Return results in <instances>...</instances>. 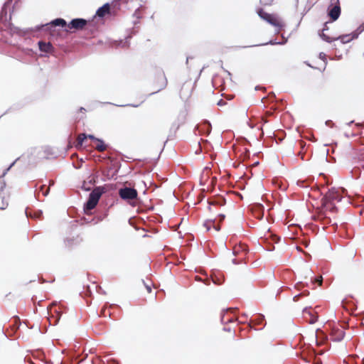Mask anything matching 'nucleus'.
<instances>
[{
    "label": "nucleus",
    "instance_id": "nucleus-8",
    "mask_svg": "<svg viewBox=\"0 0 364 364\" xmlns=\"http://www.w3.org/2000/svg\"><path fill=\"white\" fill-rule=\"evenodd\" d=\"M11 188L6 185L0 188V210H5L9 203Z\"/></svg>",
    "mask_w": 364,
    "mask_h": 364
},
{
    "label": "nucleus",
    "instance_id": "nucleus-29",
    "mask_svg": "<svg viewBox=\"0 0 364 364\" xmlns=\"http://www.w3.org/2000/svg\"><path fill=\"white\" fill-rule=\"evenodd\" d=\"M48 191H49V188H47L46 192L43 193V196H47V194L48 193Z\"/></svg>",
    "mask_w": 364,
    "mask_h": 364
},
{
    "label": "nucleus",
    "instance_id": "nucleus-23",
    "mask_svg": "<svg viewBox=\"0 0 364 364\" xmlns=\"http://www.w3.org/2000/svg\"><path fill=\"white\" fill-rule=\"evenodd\" d=\"M327 24H328V23H326L324 24V26H323V29H322V31H321V33H320V35H321V34H322L323 33H325V31H327V30H328V25H327Z\"/></svg>",
    "mask_w": 364,
    "mask_h": 364
},
{
    "label": "nucleus",
    "instance_id": "nucleus-33",
    "mask_svg": "<svg viewBox=\"0 0 364 364\" xmlns=\"http://www.w3.org/2000/svg\"><path fill=\"white\" fill-rule=\"evenodd\" d=\"M44 188H45V186H41V191H43Z\"/></svg>",
    "mask_w": 364,
    "mask_h": 364
},
{
    "label": "nucleus",
    "instance_id": "nucleus-21",
    "mask_svg": "<svg viewBox=\"0 0 364 364\" xmlns=\"http://www.w3.org/2000/svg\"><path fill=\"white\" fill-rule=\"evenodd\" d=\"M309 294V292L308 291H304L303 292H301V294H299L296 296H294L293 298V300L295 301V302H297L299 301V299L302 297H306Z\"/></svg>",
    "mask_w": 364,
    "mask_h": 364
},
{
    "label": "nucleus",
    "instance_id": "nucleus-26",
    "mask_svg": "<svg viewBox=\"0 0 364 364\" xmlns=\"http://www.w3.org/2000/svg\"><path fill=\"white\" fill-rule=\"evenodd\" d=\"M219 217H220V223H221L222 221H223L225 218V215H223V214H220L219 215Z\"/></svg>",
    "mask_w": 364,
    "mask_h": 364
},
{
    "label": "nucleus",
    "instance_id": "nucleus-12",
    "mask_svg": "<svg viewBox=\"0 0 364 364\" xmlns=\"http://www.w3.org/2000/svg\"><path fill=\"white\" fill-rule=\"evenodd\" d=\"M295 146L296 149H299L297 152V156H299L301 160H305V155L308 149L306 142L302 139L298 140L295 144Z\"/></svg>",
    "mask_w": 364,
    "mask_h": 364
},
{
    "label": "nucleus",
    "instance_id": "nucleus-11",
    "mask_svg": "<svg viewBox=\"0 0 364 364\" xmlns=\"http://www.w3.org/2000/svg\"><path fill=\"white\" fill-rule=\"evenodd\" d=\"M87 24V21L83 18L73 19L68 25L67 27L69 30L79 31L82 30Z\"/></svg>",
    "mask_w": 364,
    "mask_h": 364
},
{
    "label": "nucleus",
    "instance_id": "nucleus-28",
    "mask_svg": "<svg viewBox=\"0 0 364 364\" xmlns=\"http://www.w3.org/2000/svg\"><path fill=\"white\" fill-rule=\"evenodd\" d=\"M88 137H89L90 139H92V140H94V141H96V139H97V138H95L94 136H92V135H89V136H88Z\"/></svg>",
    "mask_w": 364,
    "mask_h": 364
},
{
    "label": "nucleus",
    "instance_id": "nucleus-32",
    "mask_svg": "<svg viewBox=\"0 0 364 364\" xmlns=\"http://www.w3.org/2000/svg\"><path fill=\"white\" fill-rule=\"evenodd\" d=\"M320 57H321V58H324V57H325V54H324V53H320Z\"/></svg>",
    "mask_w": 364,
    "mask_h": 364
},
{
    "label": "nucleus",
    "instance_id": "nucleus-6",
    "mask_svg": "<svg viewBox=\"0 0 364 364\" xmlns=\"http://www.w3.org/2000/svg\"><path fill=\"white\" fill-rule=\"evenodd\" d=\"M257 14L261 18H262L272 26L277 27L278 28H281L283 26L281 19L277 14H268L262 9L258 10Z\"/></svg>",
    "mask_w": 364,
    "mask_h": 364
},
{
    "label": "nucleus",
    "instance_id": "nucleus-22",
    "mask_svg": "<svg viewBox=\"0 0 364 364\" xmlns=\"http://www.w3.org/2000/svg\"><path fill=\"white\" fill-rule=\"evenodd\" d=\"M314 282H316L318 284V285H321L323 282V278L321 276H319L318 277L316 278L314 281Z\"/></svg>",
    "mask_w": 364,
    "mask_h": 364
},
{
    "label": "nucleus",
    "instance_id": "nucleus-35",
    "mask_svg": "<svg viewBox=\"0 0 364 364\" xmlns=\"http://www.w3.org/2000/svg\"><path fill=\"white\" fill-rule=\"evenodd\" d=\"M26 214L27 216H28V213L27 211H26Z\"/></svg>",
    "mask_w": 364,
    "mask_h": 364
},
{
    "label": "nucleus",
    "instance_id": "nucleus-1",
    "mask_svg": "<svg viewBox=\"0 0 364 364\" xmlns=\"http://www.w3.org/2000/svg\"><path fill=\"white\" fill-rule=\"evenodd\" d=\"M334 200H340L339 195L334 191H328L323 198V209L318 215V218L321 220L323 224L331 223L329 213H334L336 211V207L333 203Z\"/></svg>",
    "mask_w": 364,
    "mask_h": 364
},
{
    "label": "nucleus",
    "instance_id": "nucleus-20",
    "mask_svg": "<svg viewBox=\"0 0 364 364\" xmlns=\"http://www.w3.org/2000/svg\"><path fill=\"white\" fill-rule=\"evenodd\" d=\"M87 137V136L85 134H80L78 136H77V144H76V146L78 147V146H82V144H83V141H85V139Z\"/></svg>",
    "mask_w": 364,
    "mask_h": 364
},
{
    "label": "nucleus",
    "instance_id": "nucleus-7",
    "mask_svg": "<svg viewBox=\"0 0 364 364\" xmlns=\"http://www.w3.org/2000/svg\"><path fill=\"white\" fill-rule=\"evenodd\" d=\"M119 196L131 205H135V203H132V201L137 199L138 192L135 188L124 187L119 190Z\"/></svg>",
    "mask_w": 364,
    "mask_h": 364
},
{
    "label": "nucleus",
    "instance_id": "nucleus-5",
    "mask_svg": "<svg viewBox=\"0 0 364 364\" xmlns=\"http://www.w3.org/2000/svg\"><path fill=\"white\" fill-rule=\"evenodd\" d=\"M168 81L166 77L162 70H158L154 74L152 86L155 92L164 90L167 85Z\"/></svg>",
    "mask_w": 364,
    "mask_h": 364
},
{
    "label": "nucleus",
    "instance_id": "nucleus-3",
    "mask_svg": "<svg viewBox=\"0 0 364 364\" xmlns=\"http://www.w3.org/2000/svg\"><path fill=\"white\" fill-rule=\"evenodd\" d=\"M364 30V26L363 25H360L358 28V33H350V34H346V35H341V36H329V35H327L326 33H322L321 34V38L328 42V43H331L333 41H337V40H340L341 41L342 43H349L350 41H351L352 40H353L354 38H356L358 36V34L360 33H361L362 31H363Z\"/></svg>",
    "mask_w": 364,
    "mask_h": 364
},
{
    "label": "nucleus",
    "instance_id": "nucleus-27",
    "mask_svg": "<svg viewBox=\"0 0 364 364\" xmlns=\"http://www.w3.org/2000/svg\"><path fill=\"white\" fill-rule=\"evenodd\" d=\"M145 288H146V289L148 293H151V287L150 286L146 285Z\"/></svg>",
    "mask_w": 364,
    "mask_h": 364
},
{
    "label": "nucleus",
    "instance_id": "nucleus-15",
    "mask_svg": "<svg viewBox=\"0 0 364 364\" xmlns=\"http://www.w3.org/2000/svg\"><path fill=\"white\" fill-rule=\"evenodd\" d=\"M82 241V237L77 235L76 238H68L65 241L66 245L69 247H72L74 245H78Z\"/></svg>",
    "mask_w": 364,
    "mask_h": 364
},
{
    "label": "nucleus",
    "instance_id": "nucleus-17",
    "mask_svg": "<svg viewBox=\"0 0 364 364\" xmlns=\"http://www.w3.org/2000/svg\"><path fill=\"white\" fill-rule=\"evenodd\" d=\"M107 145L105 144V142L100 139H96V145L95 146V149L98 151H104L107 149Z\"/></svg>",
    "mask_w": 364,
    "mask_h": 364
},
{
    "label": "nucleus",
    "instance_id": "nucleus-31",
    "mask_svg": "<svg viewBox=\"0 0 364 364\" xmlns=\"http://www.w3.org/2000/svg\"><path fill=\"white\" fill-rule=\"evenodd\" d=\"M301 284L298 283L296 284V288H297L298 289H301Z\"/></svg>",
    "mask_w": 364,
    "mask_h": 364
},
{
    "label": "nucleus",
    "instance_id": "nucleus-18",
    "mask_svg": "<svg viewBox=\"0 0 364 364\" xmlns=\"http://www.w3.org/2000/svg\"><path fill=\"white\" fill-rule=\"evenodd\" d=\"M204 226L206 228L207 230H210L213 227L216 231H219L220 230V226L219 225H216L215 222L213 220H208L204 223Z\"/></svg>",
    "mask_w": 364,
    "mask_h": 364
},
{
    "label": "nucleus",
    "instance_id": "nucleus-30",
    "mask_svg": "<svg viewBox=\"0 0 364 364\" xmlns=\"http://www.w3.org/2000/svg\"><path fill=\"white\" fill-rule=\"evenodd\" d=\"M41 213H35L34 217L39 218L41 215Z\"/></svg>",
    "mask_w": 364,
    "mask_h": 364
},
{
    "label": "nucleus",
    "instance_id": "nucleus-14",
    "mask_svg": "<svg viewBox=\"0 0 364 364\" xmlns=\"http://www.w3.org/2000/svg\"><path fill=\"white\" fill-rule=\"evenodd\" d=\"M39 49L45 53H50L53 49V46L50 43H46L43 41H40L38 43Z\"/></svg>",
    "mask_w": 364,
    "mask_h": 364
},
{
    "label": "nucleus",
    "instance_id": "nucleus-13",
    "mask_svg": "<svg viewBox=\"0 0 364 364\" xmlns=\"http://www.w3.org/2000/svg\"><path fill=\"white\" fill-rule=\"evenodd\" d=\"M345 335V332L342 328L333 327L330 333L331 339L334 341H341Z\"/></svg>",
    "mask_w": 364,
    "mask_h": 364
},
{
    "label": "nucleus",
    "instance_id": "nucleus-24",
    "mask_svg": "<svg viewBox=\"0 0 364 364\" xmlns=\"http://www.w3.org/2000/svg\"><path fill=\"white\" fill-rule=\"evenodd\" d=\"M216 204H220V205H223V203H220V202H219V201H218V200H213V201H211V202L210 203V205H216Z\"/></svg>",
    "mask_w": 364,
    "mask_h": 364
},
{
    "label": "nucleus",
    "instance_id": "nucleus-2",
    "mask_svg": "<svg viewBox=\"0 0 364 364\" xmlns=\"http://www.w3.org/2000/svg\"><path fill=\"white\" fill-rule=\"evenodd\" d=\"M106 192V188L103 186H98L95 188L90 193L89 198L86 203L84 205V210L88 214V212L94 209L102 195Z\"/></svg>",
    "mask_w": 364,
    "mask_h": 364
},
{
    "label": "nucleus",
    "instance_id": "nucleus-16",
    "mask_svg": "<svg viewBox=\"0 0 364 364\" xmlns=\"http://www.w3.org/2000/svg\"><path fill=\"white\" fill-rule=\"evenodd\" d=\"M109 5L108 4H106L100 9H98L96 14L100 17H104L106 14L109 13Z\"/></svg>",
    "mask_w": 364,
    "mask_h": 364
},
{
    "label": "nucleus",
    "instance_id": "nucleus-19",
    "mask_svg": "<svg viewBox=\"0 0 364 364\" xmlns=\"http://www.w3.org/2000/svg\"><path fill=\"white\" fill-rule=\"evenodd\" d=\"M53 26H60L62 27L67 26L66 21L63 18H56L51 22Z\"/></svg>",
    "mask_w": 364,
    "mask_h": 364
},
{
    "label": "nucleus",
    "instance_id": "nucleus-4",
    "mask_svg": "<svg viewBox=\"0 0 364 364\" xmlns=\"http://www.w3.org/2000/svg\"><path fill=\"white\" fill-rule=\"evenodd\" d=\"M233 255L237 257V259H232V262L235 264H238L242 262H245L246 257L248 253L247 246L240 242L236 244L232 247Z\"/></svg>",
    "mask_w": 364,
    "mask_h": 364
},
{
    "label": "nucleus",
    "instance_id": "nucleus-10",
    "mask_svg": "<svg viewBox=\"0 0 364 364\" xmlns=\"http://www.w3.org/2000/svg\"><path fill=\"white\" fill-rule=\"evenodd\" d=\"M303 318L308 323L313 324L318 320L317 312L312 311V306H306L302 312Z\"/></svg>",
    "mask_w": 364,
    "mask_h": 364
},
{
    "label": "nucleus",
    "instance_id": "nucleus-25",
    "mask_svg": "<svg viewBox=\"0 0 364 364\" xmlns=\"http://www.w3.org/2000/svg\"><path fill=\"white\" fill-rule=\"evenodd\" d=\"M225 104H226V102H225V100H219V101H218V105L219 106H223V105H225Z\"/></svg>",
    "mask_w": 364,
    "mask_h": 364
},
{
    "label": "nucleus",
    "instance_id": "nucleus-9",
    "mask_svg": "<svg viewBox=\"0 0 364 364\" xmlns=\"http://www.w3.org/2000/svg\"><path fill=\"white\" fill-rule=\"evenodd\" d=\"M341 6L339 0H331V7L328 14L332 21L337 20L341 15Z\"/></svg>",
    "mask_w": 364,
    "mask_h": 364
},
{
    "label": "nucleus",
    "instance_id": "nucleus-34",
    "mask_svg": "<svg viewBox=\"0 0 364 364\" xmlns=\"http://www.w3.org/2000/svg\"><path fill=\"white\" fill-rule=\"evenodd\" d=\"M361 364H364V358L361 360Z\"/></svg>",
    "mask_w": 364,
    "mask_h": 364
}]
</instances>
